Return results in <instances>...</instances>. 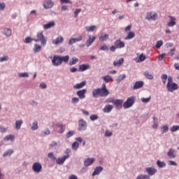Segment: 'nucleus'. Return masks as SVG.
<instances>
[{
    "label": "nucleus",
    "instance_id": "1",
    "mask_svg": "<svg viewBox=\"0 0 179 179\" xmlns=\"http://www.w3.org/2000/svg\"><path fill=\"white\" fill-rule=\"evenodd\" d=\"M145 171L148 175L140 174L136 178V179H150V176H155V173H157V169L153 167H148L145 169Z\"/></svg>",
    "mask_w": 179,
    "mask_h": 179
},
{
    "label": "nucleus",
    "instance_id": "2",
    "mask_svg": "<svg viewBox=\"0 0 179 179\" xmlns=\"http://www.w3.org/2000/svg\"><path fill=\"white\" fill-rule=\"evenodd\" d=\"M110 94L108 90H102L101 88L94 89L92 91V96L94 99L98 97H107Z\"/></svg>",
    "mask_w": 179,
    "mask_h": 179
},
{
    "label": "nucleus",
    "instance_id": "3",
    "mask_svg": "<svg viewBox=\"0 0 179 179\" xmlns=\"http://www.w3.org/2000/svg\"><path fill=\"white\" fill-rule=\"evenodd\" d=\"M36 37L37 38H34V41L36 43H38V41H41V45L43 47H45L47 44V38H45L43 34V31L38 32L36 34Z\"/></svg>",
    "mask_w": 179,
    "mask_h": 179
},
{
    "label": "nucleus",
    "instance_id": "4",
    "mask_svg": "<svg viewBox=\"0 0 179 179\" xmlns=\"http://www.w3.org/2000/svg\"><path fill=\"white\" fill-rule=\"evenodd\" d=\"M135 96H131L127 98V101L123 103V108H131L134 104H135Z\"/></svg>",
    "mask_w": 179,
    "mask_h": 179
},
{
    "label": "nucleus",
    "instance_id": "5",
    "mask_svg": "<svg viewBox=\"0 0 179 179\" xmlns=\"http://www.w3.org/2000/svg\"><path fill=\"white\" fill-rule=\"evenodd\" d=\"M86 129H87V122L83 119L78 120V131L83 132V131H86Z\"/></svg>",
    "mask_w": 179,
    "mask_h": 179
},
{
    "label": "nucleus",
    "instance_id": "6",
    "mask_svg": "<svg viewBox=\"0 0 179 179\" xmlns=\"http://www.w3.org/2000/svg\"><path fill=\"white\" fill-rule=\"evenodd\" d=\"M32 170L34 173H36L38 174V173H41V171L43 170V166L40 162H35L32 165Z\"/></svg>",
    "mask_w": 179,
    "mask_h": 179
},
{
    "label": "nucleus",
    "instance_id": "7",
    "mask_svg": "<svg viewBox=\"0 0 179 179\" xmlns=\"http://www.w3.org/2000/svg\"><path fill=\"white\" fill-rule=\"evenodd\" d=\"M52 64L54 66H59V65H62L61 62V56L55 55L52 59Z\"/></svg>",
    "mask_w": 179,
    "mask_h": 179
},
{
    "label": "nucleus",
    "instance_id": "8",
    "mask_svg": "<svg viewBox=\"0 0 179 179\" xmlns=\"http://www.w3.org/2000/svg\"><path fill=\"white\" fill-rule=\"evenodd\" d=\"M157 17H159V15H157V13H153V12H148L147 13V16L145 17L146 20H157Z\"/></svg>",
    "mask_w": 179,
    "mask_h": 179
},
{
    "label": "nucleus",
    "instance_id": "9",
    "mask_svg": "<svg viewBox=\"0 0 179 179\" xmlns=\"http://www.w3.org/2000/svg\"><path fill=\"white\" fill-rule=\"evenodd\" d=\"M116 110H121L124 107V99H115L113 102Z\"/></svg>",
    "mask_w": 179,
    "mask_h": 179
},
{
    "label": "nucleus",
    "instance_id": "10",
    "mask_svg": "<svg viewBox=\"0 0 179 179\" xmlns=\"http://www.w3.org/2000/svg\"><path fill=\"white\" fill-rule=\"evenodd\" d=\"M166 89L168 92L173 93L176 90H178V85L176 83L172 84L166 85Z\"/></svg>",
    "mask_w": 179,
    "mask_h": 179
},
{
    "label": "nucleus",
    "instance_id": "11",
    "mask_svg": "<svg viewBox=\"0 0 179 179\" xmlns=\"http://www.w3.org/2000/svg\"><path fill=\"white\" fill-rule=\"evenodd\" d=\"M54 1H52V0H44L43 3L44 9H51V8L54 6Z\"/></svg>",
    "mask_w": 179,
    "mask_h": 179
},
{
    "label": "nucleus",
    "instance_id": "12",
    "mask_svg": "<svg viewBox=\"0 0 179 179\" xmlns=\"http://www.w3.org/2000/svg\"><path fill=\"white\" fill-rule=\"evenodd\" d=\"M70 157L69 155H64L63 157H60L57 159H56V164H59V166H62L64 163H65V161Z\"/></svg>",
    "mask_w": 179,
    "mask_h": 179
},
{
    "label": "nucleus",
    "instance_id": "13",
    "mask_svg": "<svg viewBox=\"0 0 179 179\" xmlns=\"http://www.w3.org/2000/svg\"><path fill=\"white\" fill-rule=\"evenodd\" d=\"M87 90L86 89L80 90L76 92V94L80 100L86 99V92Z\"/></svg>",
    "mask_w": 179,
    "mask_h": 179
},
{
    "label": "nucleus",
    "instance_id": "14",
    "mask_svg": "<svg viewBox=\"0 0 179 179\" xmlns=\"http://www.w3.org/2000/svg\"><path fill=\"white\" fill-rule=\"evenodd\" d=\"M87 69H90V65L89 64H83L79 66L78 71L79 72H85Z\"/></svg>",
    "mask_w": 179,
    "mask_h": 179
},
{
    "label": "nucleus",
    "instance_id": "15",
    "mask_svg": "<svg viewBox=\"0 0 179 179\" xmlns=\"http://www.w3.org/2000/svg\"><path fill=\"white\" fill-rule=\"evenodd\" d=\"M83 38L82 36H80L78 38H71L69 40V45H72L78 41H82Z\"/></svg>",
    "mask_w": 179,
    "mask_h": 179
},
{
    "label": "nucleus",
    "instance_id": "16",
    "mask_svg": "<svg viewBox=\"0 0 179 179\" xmlns=\"http://www.w3.org/2000/svg\"><path fill=\"white\" fill-rule=\"evenodd\" d=\"M62 43H64V38L61 36H57L56 39L52 41V44H55V45H59V44H62Z\"/></svg>",
    "mask_w": 179,
    "mask_h": 179
},
{
    "label": "nucleus",
    "instance_id": "17",
    "mask_svg": "<svg viewBox=\"0 0 179 179\" xmlns=\"http://www.w3.org/2000/svg\"><path fill=\"white\" fill-rule=\"evenodd\" d=\"M143 85H145V83H143V81H136L133 86V90H138V89L143 87Z\"/></svg>",
    "mask_w": 179,
    "mask_h": 179
},
{
    "label": "nucleus",
    "instance_id": "18",
    "mask_svg": "<svg viewBox=\"0 0 179 179\" xmlns=\"http://www.w3.org/2000/svg\"><path fill=\"white\" fill-rule=\"evenodd\" d=\"M96 41V36H92L91 35L89 36V38L87 40L86 42V46L87 47H90L93 43Z\"/></svg>",
    "mask_w": 179,
    "mask_h": 179
},
{
    "label": "nucleus",
    "instance_id": "19",
    "mask_svg": "<svg viewBox=\"0 0 179 179\" xmlns=\"http://www.w3.org/2000/svg\"><path fill=\"white\" fill-rule=\"evenodd\" d=\"M114 45L116 46L117 48H124L125 47V43L121 41V40L118 39L116 40L114 43Z\"/></svg>",
    "mask_w": 179,
    "mask_h": 179
},
{
    "label": "nucleus",
    "instance_id": "20",
    "mask_svg": "<svg viewBox=\"0 0 179 179\" xmlns=\"http://www.w3.org/2000/svg\"><path fill=\"white\" fill-rule=\"evenodd\" d=\"M103 170V168L102 166H96L92 174V177H94V176H99Z\"/></svg>",
    "mask_w": 179,
    "mask_h": 179
},
{
    "label": "nucleus",
    "instance_id": "21",
    "mask_svg": "<svg viewBox=\"0 0 179 179\" xmlns=\"http://www.w3.org/2000/svg\"><path fill=\"white\" fill-rule=\"evenodd\" d=\"M113 108H114V106L113 105H106L104 108H103V112L108 114L110 111H113Z\"/></svg>",
    "mask_w": 179,
    "mask_h": 179
},
{
    "label": "nucleus",
    "instance_id": "22",
    "mask_svg": "<svg viewBox=\"0 0 179 179\" xmlns=\"http://www.w3.org/2000/svg\"><path fill=\"white\" fill-rule=\"evenodd\" d=\"M94 163V158H87L84 162V166L85 167H89V166H92Z\"/></svg>",
    "mask_w": 179,
    "mask_h": 179
},
{
    "label": "nucleus",
    "instance_id": "23",
    "mask_svg": "<svg viewBox=\"0 0 179 179\" xmlns=\"http://www.w3.org/2000/svg\"><path fill=\"white\" fill-rule=\"evenodd\" d=\"M101 79H103V82H106V83H110V82L114 81V79H113V77H111L110 75L102 76Z\"/></svg>",
    "mask_w": 179,
    "mask_h": 179
},
{
    "label": "nucleus",
    "instance_id": "24",
    "mask_svg": "<svg viewBox=\"0 0 179 179\" xmlns=\"http://www.w3.org/2000/svg\"><path fill=\"white\" fill-rule=\"evenodd\" d=\"M85 86H86V81H82L80 83H77L75 85H73L74 89H83V87H85Z\"/></svg>",
    "mask_w": 179,
    "mask_h": 179
},
{
    "label": "nucleus",
    "instance_id": "25",
    "mask_svg": "<svg viewBox=\"0 0 179 179\" xmlns=\"http://www.w3.org/2000/svg\"><path fill=\"white\" fill-rule=\"evenodd\" d=\"M167 156L169 159H176V152L173 149L170 148L167 152Z\"/></svg>",
    "mask_w": 179,
    "mask_h": 179
},
{
    "label": "nucleus",
    "instance_id": "26",
    "mask_svg": "<svg viewBox=\"0 0 179 179\" xmlns=\"http://www.w3.org/2000/svg\"><path fill=\"white\" fill-rule=\"evenodd\" d=\"M3 141L8 142L10 141V142H15V136L13 134H9L4 137Z\"/></svg>",
    "mask_w": 179,
    "mask_h": 179
},
{
    "label": "nucleus",
    "instance_id": "27",
    "mask_svg": "<svg viewBox=\"0 0 179 179\" xmlns=\"http://www.w3.org/2000/svg\"><path fill=\"white\" fill-rule=\"evenodd\" d=\"M55 26V22L54 21H51L43 25V29L45 30H48V29H51V27H54Z\"/></svg>",
    "mask_w": 179,
    "mask_h": 179
},
{
    "label": "nucleus",
    "instance_id": "28",
    "mask_svg": "<svg viewBox=\"0 0 179 179\" xmlns=\"http://www.w3.org/2000/svg\"><path fill=\"white\" fill-rule=\"evenodd\" d=\"M14 152L15 151H13V150H12V149H8L3 152V157H8L9 156H12V155H13Z\"/></svg>",
    "mask_w": 179,
    "mask_h": 179
},
{
    "label": "nucleus",
    "instance_id": "29",
    "mask_svg": "<svg viewBox=\"0 0 179 179\" xmlns=\"http://www.w3.org/2000/svg\"><path fill=\"white\" fill-rule=\"evenodd\" d=\"M124 64V58H120L118 60L113 62L114 66H121Z\"/></svg>",
    "mask_w": 179,
    "mask_h": 179
},
{
    "label": "nucleus",
    "instance_id": "30",
    "mask_svg": "<svg viewBox=\"0 0 179 179\" xmlns=\"http://www.w3.org/2000/svg\"><path fill=\"white\" fill-rule=\"evenodd\" d=\"M109 36L107 34L102 33L99 37V41H106V40H108Z\"/></svg>",
    "mask_w": 179,
    "mask_h": 179
},
{
    "label": "nucleus",
    "instance_id": "31",
    "mask_svg": "<svg viewBox=\"0 0 179 179\" xmlns=\"http://www.w3.org/2000/svg\"><path fill=\"white\" fill-rule=\"evenodd\" d=\"M171 21L168 23L169 27H173V26H176V17L173 16H169Z\"/></svg>",
    "mask_w": 179,
    "mask_h": 179
},
{
    "label": "nucleus",
    "instance_id": "32",
    "mask_svg": "<svg viewBox=\"0 0 179 179\" xmlns=\"http://www.w3.org/2000/svg\"><path fill=\"white\" fill-rule=\"evenodd\" d=\"M79 62V59L76 58V57H72L71 60L69 62V65L72 66V65H76Z\"/></svg>",
    "mask_w": 179,
    "mask_h": 179
},
{
    "label": "nucleus",
    "instance_id": "33",
    "mask_svg": "<svg viewBox=\"0 0 179 179\" xmlns=\"http://www.w3.org/2000/svg\"><path fill=\"white\" fill-rule=\"evenodd\" d=\"M3 33L6 37H10L12 36V29L9 28H5Z\"/></svg>",
    "mask_w": 179,
    "mask_h": 179
},
{
    "label": "nucleus",
    "instance_id": "34",
    "mask_svg": "<svg viewBox=\"0 0 179 179\" xmlns=\"http://www.w3.org/2000/svg\"><path fill=\"white\" fill-rule=\"evenodd\" d=\"M33 51L35 54L36 52H40L41 51V45L36 43L34 46Z\"/></svg>",
    "mask_w": 179,
    "mask_h": 179
},
{
    "label": "nucleus",
    "instance_id": "35",
    "mask_svg": "<svg viewBox=\"0 0 179 179\" xmlns=\"http://www.w3.org/2000/svg\"><path fill=\"white\" fill-rule=\"evenodd\" d=\"M57 127L59 129V134H64V132H65V125L62 124H57Z\"/></svg>",
    "mask_w": 179,
    "mask_h": 179
},
{
    "label": "nucleus",
    "instance_id": "36",
    "mask_svg": "<svg viewBox=\"0 0 179 179\" xmlns=\"http://www.w3.org/2000/svg\"><path fill=\"white\" fill-rule=\"evenodd\" d=\"M23 124V120H16L15 121V129H20L22 128V125Z\"/></svg>",
    "mask_w": 179,
    "mask_h": 179
},
{
    "label": "nucleus",
    "instance_id": "37",
    "mask_svg": "<svg viewBox=\"0 0 179 179\" xmlns=\"http://www.w3.org/2000/svg\"><path fill=\"white\" fill-rule=\"evenodd\" d=\"M135 37V32L130 31L128 33L127 36L124 38V40H132Z\"/></svg>",
    "mask_w": 179,
    "mask_h": 179
},
{
    "label": "nucleus",
    "instance_id": "38",
    "mask_svg": "<svg viewBox=\"0 0 179 179\" xmlns=\"http://www.w3.org/2000/svg\"><path fill=\"white\" fill-rule=\"evenodd\" d=\"M60 59L62 62V64L64 62L65 64H67L69 61V55H66V56H60Z\"/></svg>",
    "mask_w": 179,
    "mask_h": 179
},
{
    "label": "nucleus",
    "instance_id": "39",
    "mask_svg": "<svg viewBox=\"0 0 179 179\" xmlns=\"http://www.w3.org/2000/svg\"><path fill=\"white\" fill-rule=\"evenodd\" d=\"M144 76H145V78L147 79H149L150 80H153V76L152 75V73H150V72L149 71H145L144 73Z\"/></svg>",
    "mask_w": 179,
    "mask_h": 179
},
{
    "label": "nucleus",
    "instance_id": "40",
    "mask_svg": "<svg viewBox=\"0 0 179 179\" xmlns=\"http://www.w3.org/2000/svg\"><path fill=\"white\" fill-rule=\"evenodd\" d=\"M31 129L32 131H37V129H38V122L37 121H34L32 123Z\"/></svg>",
    "mask_w": 179,
    "mask_h": 179
},
{
    "label": "nucleus",
    "instance_id": "41",
    "mask_svg": "<svg viewBox=\"0 0 179 179\" xmlns=\"http://www.w3.org/2000/svg\"><path fill=\"white\" fill-rule=\"evenodd\" d=\"M125 78H127V75H125V74L120 75L117 77V78L116 79L117 83H120L121 82V80H124V79H125Z\"/></svg>",
    "mask_w": 179,
    "mask_h": 179
},
{
    "label": "nucleus",
    "instance_id": "42",
    "mask_svg": "<svg viewBox=\"0 0 179 179\" xmlns=\"http://www.w3.org/2000/svg\"><path fill=\"white\" fill-rule=\"evenodd\" d=\"M146 59V56L143 55V54L140 55L139 58L136 59V62H143Z\"/></svg>",
    "mask_w": 179,
    "mask_h": 179
},
{
    "label": "nucleus",
    "instance_id": "43",
    "mask_svg": "<svg viewBox=\"0 0 179 179\" xmlns=\"http://www.w3.org/2000/svg\"><path fill=\"white\" fill-rule=\"evenodd\" d=\"M157 164L159 169H163L166 167V163L164 162H162L160 160L157 161Z\"/></svg>",
    "mask_w": 179,
    "mask_h": 179
},
{
    "label": "nucleus",
    "instance_id": "44",
    "mask_svg": "<svg viewBox=\"0 0 179 179\" xmlns=\"http://www.w3.org/2000/svg\"><path fill=\"white\" fill-rule=\"evenodd\" d=\"M48 157L51 159L52 162H55L57 160V157L54 156V152H50L48 154Z\"/></svg>",
    "mask_w": 179,
    "mask_h": 179
},
{
    "label": "nucleus",
    "instance_id": "45",
    "mask_svg": "<svg viewBox=\"0 0 179 179\" xmlns=\"http://www.w3.org/2000/svg\"><path fill=\"white\" fill-rule=\"evenodd\" d=\"M31 41H34V38H31V37L27 36L25 38L24 43H25V44H30Z\"/></svg>",
    "mask_w": 179,
    "mask_h": 179
},
{
    "label": "nucleus",
    "instance_id": "46",
    "mask_svg": "<svg viewBox=\"0 0 179 179\" xmlns=\"http://www.w3.org/2000/svg\"><path fill=\"white\" fill-rule=\"evenodd\" d=\"M72 149L73 150H78V149H79V143H78V141H75L74 143H73Z\"/></svg>",
    "mask_w": 179,
    "mask_h": 179
},
{
    "label": "nucleus",
    "instance_id": "47",
    "mask_svg": "<svg viewBox=\"0 0 179 179\" xmlns=\"http://www.w3.org/2000/svg\"><path fill=\"white\" fill-rule=\"evenodd\" d=\"M51 134V131H50V129H45V131H42V136H47V135H50Z\"/></svg>",
    "mask_w": 179,
    "mask_h": 179
},
{
    "label": "nucleus",
    "instance_id": "48",
    "mask_svg": "<svg viewBox=\"0 0 179 179\" xmlns=\"http://www.w3.org/2000/svg\"><path fill=\"white\" fill-rule=\"evenodd\" d=\"M96 29V26L92 25L91 27H85V29L87 31H94V29Z\"/></svg>",
    "mask_w": 179,
    "mask_h": 179
},
{
    "label": "nucleus",
    "instance_id": "49",
    "mask_svg": "<svg viewBox=\"0 0 179 179\" xmlns=\"http://www.w3.org/2000/svg\"><path fill=\"white\" fill-rule=\"evenodd\" d=\"M105 136H106L107 138L113 136V131H110L109 129H106L105 131Z\"/></svg>",
    "mask_w": 179,
    "mask_h": 179
},
{
    "label": "nucleus",
    "instance_id": "50",
    "mask_svg": "<svg viewBox=\"0 0 179 179\" xmlns=\"http://www.w3.org/2000/svg\"><path fill=\"white\" fill-rule=\"evenodd\" d=\"M18 76L20 78H29V73L24 72V73H20L18 74Z\"/></svg>",
    "mask_w": 179,
    "mask_h": 179
},
{
    "label": "nucleus",
    "instance_id": "51",
    "mask_svg": "<svg viewBox=\"0 0 179 179\" xmlns=\"http://www.w3.org/2000/svg\"><path fill=\"white\" fill-rule=\"evenodd\" d=\"M176 131H179V126L178 125H173L171 128V132H176Z\"/></svg>",
    "mask_w": 179,
    "mask_h": 179
},
{
    "label": "nucleus",
    "instance_id": "52",
    "mask_svg": "<svg viewBox=\"0 0 179 179\" xmlns=\"http://www.w3.org/2000/svg\"><path fill=\"white\" fill-rule=\"evenodd\" d=\"M73 135H75V131H70L66 133V138H71V136H73Z\"/></svg>",
    "mask_w": 179,
    "mask_h": 179
},
{
    "label": "nucleus",
    "instance_id": "53",
    "mask_svg": "<svg viewBox=\"0 0 179 179\" xmlns=\"http://www.w3.org/2000/svg\"><path fill=\"white\" fill-rule=\"evenodd\" d=\"M79 99L78 97H73L71 99L72 104H78L79 103Z\"/></svg>",
    "mask_w": 179,
    "mask_h": 179
},
{
    "label": "nucleus",
    "instance_id": "54",
    "mask_svg": "<svg viewBox=\"0 0 179 179\" xmlns=\"http://www.w3.org/2000/svg\"><path fill=\"white\" fill-rule=\"evenodd\" d=\"M162 134H166L169 131V126L164 125L162 127Z\"/></svg>",
    "mask_w": 179,
    "mask_h": 179
},
{
    "label": "nucleus",
    "instance_id": "55",
    "mask_svg": "<svg viewBox=\"0 0 179 179\" xmlns=\"http://www.w3.org/2000/svg\"><path fill=\"white\" fill-rule=\"evenodd\" d=\"M82 12V9L76 8L74 11V17H78L79 16V13Z\"/></svg>",
    "mask_w": 179,
    "mask_h": 179
},
{
    "label": "nucleus",
    "instance_id": "56",
    "mask_svg": "<svg viewBox=\"0 0 179 179\" xmlns=\"http://www.w3.org/2000/svg\"><path fill=\"white\" fill-rule=\"evenodd\" d=\"M150 99H151V96H149L148 98H141V101H142V103H146L150 101Z\"/></svg>",
    "mask_w": 179,
    "mask_h": 179
},
{
    "label": "nucleus",
    "instance_id": "57",
    "mask_svg": "<svg viewBox=\"0 0 179 179\" xmlns=\"http://www.w3.org/2000/svg\"><path fill=\"white\" fill-rule=\"evenodd\" d=\"M162 45H163V41H158L157 42V44L155 45L156 48H160V47H162Z\"/></svg>",
    "mask_w": 179,
    "mask_h": 179
},
{
    "label": "nucleus",
    "instance_id": "58",
    "mask_svg": "<svg viewBox=\"0 0 179 179\" xmlns=\"http://www.w3.org/2000/svg\"><path fill=\"white\" fill-rule=\"evenodd\" d=\"M90 118L91 121H96V120H99V116L97 115H91Z\"/></svg>",
    "mask_w": 179,
    "mask_h": 179
},
{
    "label": "nucleus",
    "instance_id": "59",
    "mask_svg": "<svg viewBox=\"0 0 179 179\" xmlns=\"http://www.w3.org/2000/svg\"><path fill=\"white\" fill-rule=\"evenodd\" d=\"M9 59V57L8 56H3L0 57V62H5V61H8Z\"/></svg>",
    "mask_w": 179,
    "mask_h": 179
},
{
    "label": "nucleus",
    "instance_id": "60",
    "mask_svg": "<svg viewBox=\"0 0 179 179\" xmlns=\"http://www.w3.org/2000/svg\"><path fill=\"white\" fill-rule=\"evenodd\" d=\"M100 51H108V46L103 45L99 48Z\"/></svg>",
    "mask_w": 179,
    "mask_h": 179
},
{
    "label": "nucleus",
    "instance_id": "61",
    "mask_svg": "<svg viewBox=\"0 0 179 179\" xmlns=\"http://www.w3.org/2000/svg\"><path fill=\"white\" fill-rule=\"evenodd\" d=\"M114 101H115V100H114V98H108L106 101L105 103H112V104H114Z\"/></svg>",
    "mask_w": 179,
    "mask_h": 179
},
{
    "label": "nucleus",
    "instance_id": "62",
    "mask_svg": "<svg viewBox=\"0 0 179 179\" xmlns=\"http://www.w3.org/2000/svg\"><path fill=\"white\" fill-rule=\"evenodd\" d=\"M176 51V48H173V49L171 50L170 52H168L167 55L169 57H173L174 55V52Z\"/></svg>",
    "mask_w": 179,
    "mask_h": 179
},
{
    "label": "nucleus",
    "instance_id": "63",
    "mask_svg": "<svg viewBox=\"0 0 179 179\" xmlns=\"http://www.w3.org/2000/svg\"><path fill=\"white\" fill-rule=\"evenodd\" d=\"M61 3H70L72 5V1L71 0H60Z\"/></svg>",
    "mask_w": 179,
    "mask_h": 179
},
{
    "label": "nucleus",
    "instance_id": "64",
    "mask_svg": "<svg viewBox=\"0 0 179 179\" xmlns=\"http://www.w3.org/2000/svg\"><path fill=\"white\" fill-rule=\"evenodd\" d=\"M173 83H174V82H173V77L171 76L168 77V83L166 85H171Z\"/></svg>",
    "mask_w": 179,
    "mask_h": 179
}]
</instances>
